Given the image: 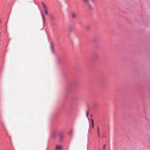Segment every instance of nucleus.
<instances>
[{"mask_svg": "<svg viewBox=\"0 0 150 150\" xmlns=\"http://www.w3.org/2000/svg\"><path fill=\"white\" fill-rule=\"evenodd\" d=\"M62 148V146L60 145H57L56 146L55 150H60Z\"/></svg>", "mask_w": 150, "mask_h": 150, "instance_id": "f257e3e1", "label": "nucleus"}, {"mask_svg": "<svg viewBox=\"0 0 150 150\" xmlns=\"http://www.w3.org/2000/svg\"><path fill=\"white\" fill-rule=\"evenodd\" d=\"M91 126L93 128L94 127V122L93 120L92 119L91 120Z\"/></svg>", "mask_w": 150, "mask_h": 150, "instance_id": "f03ea898", "label": "nucleus"}, {"mask_svg": "<svg viewBox=\"0 0 150 150\" xmlns=\"http://www.w3.org/2000/svg\"><path fill=\"white\" fill-rule=\"evenodd\" d=\"M83 1L84 3L89 4V0H83Z\"/></svg>", "mask_w": 150, "mask_h": 150, "instance_id": "7ed1b4c3", "label": "nucleus"}, {"mask_svg": "<svg viewBox=\"0 0 150 150\" xmlns=\"http://www.w3.org/2000/svg\"><path fill=\"white\" fill-rule=\"evenodd\" d=\"M88 6H89V8L91 9H93V7H92V5L90 4H88Z\"/></svg>", "mask_w": 150, "mask_h": 150, "instance_id": "20e7f679", "label": "nucleus"}, {"mask_svg": "<svg viewBox=\"0 0 150 150\" xmlns=\"http://www.w3.org/2000/svg\"><path fill=\"white\" fill-rule=\"evenodd\" d=\"M97 130H98V137H100L99 130V128L98 127Z\"/></svg>", "mask_w": 150, "mask_h": 150, "instance_id": "39448f33", "label": "nucleus"}, {"mask_svg": "<svg viewBox=\"0 0 150 150\" xmlns=\"http://www.w3.org/2000/svg\"><path fill=\"white\" fill-rule=\"evenodd\" d=\"M42 6H43V7L44 9H46L47 8H46V6H45V4H44V3L43 2H42Z\"/></svg>", "mask_w": 150, "mask_h": 150, "instance_id": "423d86ee", "label": "nucleus"}, {"mask_svg": "<svg viewBox=\"0 0 150 150\" xmlns=\"http://www.w3.org/2000/svg\"><path fill=\"white\" fill-rule=\"evenodd\" d=\"M76 14L74 13H72V16L73 18H75L76 16Z\"/></svg>", "mask_w": 150, "mask_h": 150, "instance_id": "0eeeda50", "label": "nucleus"}, {"mask_svg": "<svg viewBox=\"0 0 150 150\" xmlns=\"http://www.w3.org/2000/svg\"><path fill=\"white\" fill-rule=\"evenodd\" d=\"M42 18H43V22L44 23H45V17H44V15H43V14H42Z\"/></svg>", "mask_w": 150, "mask_h": 150, "instance_id": "6e6552de", "label": "nucleus"}, {"mask_svg": "<svg viewBox=\"0 0 150 150\" xmlns=\"http://www.w3.org/2000/svg\"><path fill=\"white\" fill-rule=\"evenodd\" d=\"M50 18H51V19H52V20L54 19V16H53V15H51Z\"/></svg>", "mask_w": 150, "mask_h": 150, "instance_id": "1a4fd4ad", "label": "nucleus"}, {"mask_svg": "<svg viewBox=\"0 0 150 150\" xmlns=\"http://www.w3.org/2000/svg\"><path fill=\"white\" fill-rule=\"evenodd\" d=\"M44 10H45V13L46 14V15H47L48 14V12L47 11V8L44 9Z\"/></svg>", "mask_w": 150, "mask_h": 150, "instance_id": "9d476101", "label": "nucleus"}, {"mask_svg": "<svg viewBox=\"0 0 150 150\" xmlns=\"http://www.w3.org/2000/svg\"><path fill=\"white\" fill-rule=\"evenodd\" d=\"M72 133V132L71 131H70L69 133V134L71 135Z\"/></svg>", "mask_w": 150, "mask_h": 150, "instance_id": "9b49d317", "label": "nucleus"}, {"mask_svg": "<svg viewBox=\"0 0 150 150\" xmlns=\"http://www.w3.org/2000/svg\"><path fill=\"white\" fill-rule=\"evenodd\" d=\"M59 138L60 139H62V136H61V135H59Z\"/></svg>", "mask_w": 150, "mask_h": 150, "instance_id": "f8f14e48", "label": "nucleus"}, {"mask_svg": "<svg viewBox=\"0 0 150 150\" xmlns=\"http://www.w3.org/2000/svg\"><path fill=\"white\" fill-rule=\"evenodd\" d=\"M106 146V145L105 144H104V145H103V150H105V147Z\"/></svg>", "mask_w": 150, "mask_h": 150, "instance_id": "ddd939ff", "label": "nucleus"}, {"mask_svg": "<svg viewBox=\"0 0 150 150\" xmlns=\"http://www.w3.org/2000/svg\"><path fill=\"white\" fill-rule=\"evenodd\" d=\"M86 115L87 117H88V113L87 112H86Z\"/></svg>", "mask_w": 150, "mask_h": 150, "instance_id": "4468645a", "label": "nucleus"}]
</instances>
